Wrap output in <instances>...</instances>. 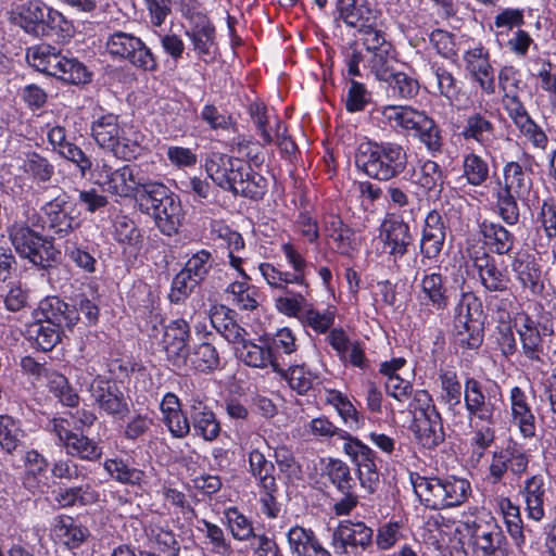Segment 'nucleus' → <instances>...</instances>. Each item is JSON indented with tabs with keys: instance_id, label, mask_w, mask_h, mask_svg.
<instances>
[{
	"instance_id": "f257e3e1",
	"label": "nucleus",
	"mask_w": 556,
	"mask_h": 556,
	"mask_svg": "<svg viewBox=\"0 0 556 556\" xmlns=\"http://www.w3.org/2000/svg\"><path fill=\"white\" fill-rule=\"evenodd\" d=\"M37 229H43L41 214L27 204L17 206L8 227L10 241L21 257L41 269H48L60 252L54 248L52 239L42 236Z\"/></svg>"
},
{
	"instance_id": "f03ea898",
	"label": "nucleus",
	"mask_w": 556,
	"mask_h": 556,
	"mask_svg": "<svg viewBox=\"0 0 556 556\" xmlns=\"http://www.w3.org/2000/svg\"><path fill=\"white\" fill-rule=\"evenodd\" d=\"M208 177L224 190L251 200H261L267 191V180L242 159L213 152L205 161Z\"/></svg>"
},
{
	"instance_id": "7ed1b4c3",
	"label": "nucleus",
	"mask_w": 556,
	"mask_h": 556,
	"mask_svg": "<svg viewBox=\"0 0 556 556\" xmlns=\"http://www.w3.org/2000/svg\"><path fill=\"white\" fill-rule=\"evenodd\" d=\"M36 315L38 318L29 325L27 333L42 351L52 350L60 341V330H72L79 320L77 308L55 296L42 300Z\"/></svg>"
},
{
	"instance_id": "20e7f679",
	"label": "nucleus",
	"mask_w": 556,
	"mask_h": 556,
	"mask_svg": "<svg viewBox=\"0 0 556 556\" xmlns=\"http://www.w3.org/2000/svg\"><path fill=\"white\" fill-rule=\"evenodd\" d=\"M405 149L395 142L362 143L356 152L355 163L368 177L389 181L401 175L407 166Z\"/></svg>"
},
{
	"instance_id": "39448f33",
	"label": "nucleus",
	"mask_w": 556,
	"mask_h": 556,
	"mask_svg": "<svg viewBox=\"0 0 556 556\" xmlns=\"http://www.w3.org/2000/svg\"><path fill=\"white\" fill-rule=\"evenodd\" d=\"M531 169L519 162L510 161L503 166V180L495 191L497 214L502 220L514 226L519 223L520 212L517 200L528 199L532 189Z\"/></svg>"
},
{
	"instance_id": "423d86ee",
	"label": "nucleus",
	"mask_w": 556,
	"mask_h": 556,
	"mask_svg": "<svg viewBox=\"0 0 556 556\" xmlns=\"http://www.w3.org/2000/svg\"><path fill=\"white\" fill-rule=\"evenodd\" d=\"M26 59L36 71L64 83L79 85L90 80V74L81 62L66 56L51 45L40 43L28 48Z\"/></svg>"
},
{
	"instance_id": "0eeeda50",
	"label": "nucleus",
	"mask_w": 556,
	"mask_h": 556,
	"mask_svg": "<svg viewBox=\"0 0 556 556\" xmlns=\"http://www.w3.org/2000/svg\"><path fill=\"white\" fill-rule=\"evenodd\" d=\"M413 486L424 505L431 509L459 506L471 493L470 482L455 476L417 477L413 480Z\"/></svg>"
},
{
	"instance_id": "6e6552de",
	"label": "nucleus",
	"mask_w": 556,
	"mask_h": 556,
	"mask_svg": "<svg viewBox=\"0 0 556 556\" xmlns=\"http://www.w3.org/2000/svg\"><path fill=\"white\" fill-rule=\"evenodd\" d=\"M484 321L480 299L472 292H464L454 311L456 343L468 350L480 348L484 339Z\"/></svg>"
},
{
	"instance_id": "1a4fd4ad",
	"label": "nucleus",
	"mask_w": 556,
	"mask_h": 556,
	"mask_svg": "<svg viewBox=\"0 0 556 556\" xmlns=\"http://www.w3.org/2000/svg\"><path fill=\"white\" fill-rule=\"evenodd\" d=\"M140 206L151 214L160 231L166 236L177 233L181 219L179 200L161 182L146 186L140 194Z\"/></svg>"
},
{
	"instance_id": "9d476101",
	"label": "nucleus",
	"mask_w": 556,
	"mask_h": 556,
	"mask_svg": "<svg viewBox=\"0 0 556 556\" xmlns=\"http://www.w3.org/2000/svg\"><path fill=\"white\" fill-rule=\"evenodd\" d=\"M281 251L293 271H282L269 263H262L258 270L263 278L275 289H286L289 285H298L307 289L306 275L309 264L303 254L290 242L283 243Z\"/></svg>"
},
{
	"instance_id": "9b49d317",
	"label": "nucleus",
	"mask_w": 556,
	"mask_h": 556,
	"mask_svg": "<svg viewBox=\"0 0 556 556\" xmlns=\"http://www.w3.org/2000/svg\"><path fill=\"white\" fill-rule=\"evenodd\" d=\"M100 185L108 193L119 198H132L146 193V186L154 181L144 179L137 167L124 165L112 169L108 164L97 167Z\"/></svg>"
},
{
	"instance_id": "f8f14e48",
	"label": "nucleus",
	"mask_w": 556,
	"mask_h": 556,
	"mask_svg": "<svg viewBox=\"0 0 556 556\" xmlns=\"http://www.w3.org/2000/svg\"><path fill=\"white\" fill-rule=\"evenodd\" d=\"M105 49L112 58L129 61L136 67L144 71L156 68V61L151 50L132 34L115 31L109 35Z\"/></svg>"
},
{
	"instance_id": "ddd939ff",
	"label": "nucleus",
	"mask_w": 556,
	"mask_h": 556,
	"mask_svg": "<svg viewBox=\"0 0 556 556\" xmlns=\"http://www.w3.org/2000/svg\"><path fill=\"white\" fill-rule=\"evenodd\" d=\"M463 531L469 538L473 552L480 556H506V539L493 521L481 518L468 520Z\"/></svg>"
},
{
	"instance_id": "4468645a",
	"label": "nucleus",
	"mask_w": 556,
	"mask_h": 556,
	"mask_svg": "<svg viewBox=\"0 0 556 556\" xmlns=\"http://www.w3.org/2000/svg\"><path fill=\"white\" fill-rule=\"evenodd\" d=\"M399 129L413 132L426 147L429 153H440L443 138L438 124L425 112L404 105L399 123Z\"/></svg>"
},
{
	"instance_id": "2eb2a0df",
	"label": "nucleus",
	"mask_w": 556,
	"mask_h": 556,
	"mask_svg": "<svg viewBox=\"0 0 556 556\" xmlns=\"http://www.w3.org/2000/svg\"><path fill=\"white\" fill-rule=\"evenodd\" d=\"M372 536V529L363 521L342 520L332 531L330 545L337 556H349L371 546Z\"/></svg>"
},
{
	"instance_id": "dca6fc26",
	"label": "nucleus",
	"mask_w": 556,
	"mask_h": 556,
	"mask_svg": "<svg viewBox=\"0 0 556 556\" xmlns=\"http://www.w3.org/2000/svg\"><path fill=\"white\" fill-rule=\"evenodd\" d=\"M342 448L357 467L361 485L372 492L379 482L375 452L352 434L343 442Z\"/></svg>"
},
{
	"instance_id": "f3484780",
	"label": "nucleus",
	"mask_w": 556,
	"mask_h": 556,
	"mask_svg": "<svg viewBox=\"0 0 556 556\" xmlns=\"http://www.w3.org/2000/svg\"><path fill=\"white\" fill-rule=\"evenodd\" d=\"M89 392L94 404L106 415L122 419L129 413L124 393L114 382L97 375L90 382Z\"/></svg>"
},
{
	"instance_id": "a211bd4d",
	"label": "nucleus",
	"mask_w": 556,
	"mask_h": 556,
	"mask_svg": "<svg viewBox=\"0 0 556 556\" xmlns=\"http://www.w3.org/2000/svg\"><path fill=\"white\" fill-rule=\"evenodd\" d=\"M466 72L478 84L482 93L495 92L494 68L490 62V52L482 45L470 47L463 53Z\"/></svg>"
},
{
	"instance_id": "6ab92c4d",
	"label": "nucleus",
	"mask_w": 556,
	"mask_h": 556,
	"mask_svg": "<svg viewBox=\"0 0 556 556\" xmlns=\"http://www.w3.org/2000/svg\"><path fill=\"white\" fill-rule=\"evenodd\" d=\"M189 338L190 327L182 318L173 320L164 329L162 345L167 359L177 368L188 365Z\"/></svg>"
},
{
	"instance_id": "aec40b11",
	"label": "nucleus",
	"mask_w": 556,
	"mask_h": 556,
	"mask_svg": "<svg viewBox=\"0 0 556 556\" xmlns=\"http://www.w3.org/2000/svg\"><path fill=\"white\" fill-rule=\"evenodd\" d=\"M517 332L521 342L522 354L528 362L525 366L532 369L534 377L539 374L544 375V370L539 367V364L544 363L542 358L544 346L542 334L535 321L529 315L521 316Z\"/></svg>"
},
{
	"instance_id": "412c9836",
	"label": "nucleus",
	"mask_w": 556,
	"mask_h": 556,
	"mask_svg": "<svg viewBox=\"0 0 556 556\" xmlns=\"http://www.w3.org/2000/svg\"><path fill=\"white\" fill-rule=\"evenodd\" d=\"M446 229L443 216L438 211L433 210L427 214L419 242L424 260H438L445 243Z\"/></svg>"
},
{
	"instance_id": "4be33fe9",
	"label": "nucleus",
	"mask_w": 556,
	"mask_h": 556,
	"mask_svg": "<svg viewBox=\"0 0 556 556\" xmlns=\"http://www.w3.org/2000/svg\"><path fill=\"white\" fill-rule=\"evenodd\" d=\"M380 238L394 260L407 254L413 242L409 225L403 218H386L380 226Z\"/></svg>"
},
{
	"instance_id": "5701e85b",
	"label": "nucleus",
	"mask_w": 556,
	"mask_h": 556,
	"mask_svg": "<svg viewBox=\"0 0 556 556\" xmlns=\"http://www.w3.org/2000/svg\"><path fill=\"white\" fill-rule=\"evenodd\" d=\"M459 137L467 143H475L485 152L495 141L496 126L485 114L473 112L463 122Z\"/></svg>"
},
{
	"instance_id": "b1692460",
	"label": "nucleus",
	"mask_w": 556,
	"mask_h": 556,
	"mask_svg": "<svg viewBox=\"0 0 556 556\" xmlns=\"http://www.w3.org/2000/svg\"><path fill=\"white\" fill-rule=\"evenodd\" d=\"M546 492L545 479L540 473L532 475L519 485V495L522 497L528 519L541 522L545 518Z\"/></svg>"
},
{
	"instance_id": "393cba45",
	"label": "nucleus",
	"mask_w": 556,
	"mask_h": 556,
	"mask_svg": "<svg viewBox=\"0 0 556 556\" xmlns=\"http://www.w3.org/2000/svg\"><path fill=\"white\" fill-rule=\"evenodd\" d=\"M472 262L479 281L485 291L495 293L509 291L510 278L505 269L498 267L493 256L482 253V255H476Z\"/></svg>"
},
{
	"instance_id": "a878e982",
	"label": "nucleus",
	"mask_w": 556,
	"mask_h": 556,
	"mask_svg": "<svg viewBox=\"0 0 556 556\" xmlns=\"http://www.w3.org/2000/svg\"><path fill=\"white\" fill-rule=\"evenodd\" d=\"M509 407L511 424L519 429L523 438H533L536 432L535 417L528 396L520 387L516 386L510 389Z\"/></svg>"
},
{
	"instance_id": "bb28decb",
	"label": "nucleus",
	"mask_w": 556,
	"mask_h": 556,
	"mask_svg": "<svg viewBox=\"0 0 556 556\" xmlns=\"http://www.w3.org/2000/svg\"><path fill=\"white\" fill-rule=\"evenodd\" d=\"M465 407L470 419H478L486 424H493L495 405L491 402L483 390L481 383L468 378L464 389Z\"/></svg>"
},
{
	"instance_id": "cd10ccee",
	"label": "nucleus",
	"mask_w": 556,
	"mask_h": 556,
	"mask_svg": "<svg viewBox=\"0 0 556 556\" xmlns=\"http://www.w3.org/2000/svg\"><path fill=\"white\" fill-rule=\"evenodd\" d=\"M336 10V21L357 30L369 27L378 17V12L366 0H338Z\"/></svg>"
},
{
	"instance_id": "c85d7f7f",
	"label": "nucleus",
	"mask_w": 556,
	"mask_h": 556,
	"mask_svg": "<svg viewBox=\"0 0 556 556\" xmlns=\"http://www.w3.org/2000/svg\"><path fill=\"white\" fill-rule=\"evenodd\" d=\"M48 5L40 0H30L22 4L13 13V22L27 34L36 37L45 36V17Z\"/></svg>"
},
{
	"instance_id": "c756f323",
	"label": "nucleus",
	"mask_w": 556,
	"mask_h": 556,
	"mask_svg": "<svg viewBox=\"0 0 556 556\" xmlns=\"http://www.w3.org/2000/svg\"><path fill=\"white\" fill-rule=\"evenodd\" d=\"M65 205L66 200L62 197H56L41 207L43 214V229L48 228L55 235L65 236L76 228L77 223L75 218L65 211Z\"/></svg>"
},
{
	"instance_id": "7c9ffc66",
	"label": "nucleus",
	"mask_w": 556,
	"mask_h": 556,
	"mask_svg": "<svg viewBox=\"0 0 556 556\" xmlns=\"http://www.w3.org/2000/svg\"><path fill=\"white\" fill-rule=\"evenodd\" d=\"M511 269L521 287L532 295H540L544 291L541 266L532 256L514 258Z\"/></svg>"
},
{
	"instance_id": "2f4dec72",
	"label": "nucleus",
	"mask_w": 556,
	"mask_h": 556,
	"mask_svg": "<svg viewBox=\"0 0 556 556\" xmlns=\"http://www.w3.org/2000/svg\"><path fill=\"white\" fill-rule=\"evenodd\" d=\"M263 344H256L248 340L243 345L237 348V357L245 365L255 368L270 367L273 371L280 372L282 367L279 361L275 359L266 339L261 340Z\"/></svg>"
},
{
	"instance_id": "473e14b6",
	"label": "nucleus",
	"mask_w": 556,
	"mask_h": 556,
	"mask_svg": "<svg viewBox=\"0 0 556 556\" xmlns=\"http://www.w3.org/2000/svg\"><path fill=\"white\" fill-rule=\"evenodd\" d=\"M420 303L433 309L442 311L448 305L447 288L443 276L439 273L424 275L420 280Z\"/></svg>"
},
{
	"instance_id": "72a5a7b5",
	"label": "nucleus",
	"mask_w": 556,
	"mask_h": 556,
	"mask_svg": "<svg viewBox=\"0 0 556 556\" xmlns=\"http://www.w3.org/2000/svg\"><path fill=\"white\" fill-rule=\"evenodd\" d=\"M533 245L538 252H544L556 240V205L553 202L543 201Z\"/></svg>"
},
{
	"instance_id": "f704fd0d",
	"label": "nucleus",
	"mask_w": 556,
	"mask_h": 556,
	"mask_svg": "<svg viewBox=\"0 0 556 556\" xmlns=\"http://www.w3.org/2000/svg\"><path fill=\"white\" fill-rule=\"evenodd\" d=\"M51 531L54 540L67 548H77L89 535L88 529L70 516L56 517Z\"/></svg>"
},
{
	"instance_id": "c9c22d12",
	"label": "nucleus",
	"mask_w": 556,
	"mask_h": 556,
	"mask_svg": "<svg viewBox=\"0 0 556 556\" xmlns=\"http://www.w3.org/2000/svg\"><path fill=\"white\" fill-rule=\"evenodd\" d=\"M410 428L418 443L426 448H434L444 441L445 434L440 414L426 418H413Z\"/></svg>"
},
{
	"instance_id": "e433bc0d",
	"label": "nucleus",
	"mask_w": 556,
	"mask_h": 556,
	"mask_svg": "<svg viewBox=\"0 0 556 556\" xmlns=\"http://www.w3.org/2000/svg\"><path fill=\"white\" fill-rule=\"evenodd\" d=\"M190 416L194 432L206 441H213L220 432V426L214 413L201 401L191 404Z\"/></svg>"
},
{
	"instance_id": "4c0bfd02",
	"label": "nucleus",
	"mask_w": 556,
	"mask_h": 556,
	"mask_svg": "<svg viewBox=\"0 0 556 556\" xmlns=\"http://www.w3.org/2000/svg\"><path fill=\"white\" fill-rule=\"evenodd\" d=\"M185 36L191 41L194 51L203 61L208 62L215 58V55H212V49L215 45V28L210 20L190 26L185 31Z\"/></svg>"
},
{
	"instance_id": "58836bf2",
	"label": "nucleus",
	"mask_w": 556,
	"mask_h": 556,
	"mask_svg": "<svg viewBox=\"0 0 556 556\" xmlns=\"http://www.w3.org/2000/svg\"><path fill=\"white\" fill-rule=\"evenodd\" d=\"M410 181L425 191H440L443 185V174L440 165L431 160L421 162L413 169Z\"/></svg>"
},
{
	"instance_id": "ea45409f",
	"label": "nucleus",
	"mask_w": 556,
	"mask_h": 556,
	"mask_svg": "<svg viewBox=\"0 0 556 556\" xmlns=\"http://www.w3.org/2000/svg\"><path fill=\"white\" fill-rule=\"evenodd\" d=\"M480 231L496 254L504 255L513 250L515 237L503 225L483 222Z\"/></svg>"
},
{
	"instance_id": "a19ab883",
	"label": "nucleus",
	"mask_w": 556,
	"mask_h": 556,
	"mask_svg": "<svg viewBox=\"0 0 556 556\" xmlns=\"http://www.w3.org/2000/svg\"><path fill=\"white\" fill-rule=\"evenodd\" d=\"M91 135L100 148H112L121 135L117 115L108 113L96 118L92 122Z\"/></svg>"
},
{
	"instance_id": "79ce46f5",
	"label": "nucleus",
	"mask_w": 556,
	"mask_h": 556,
	"mask_svg": "<svg viewBox=\"0 0 556 556\" xmlns=\"http://www.w3.org/2000/svg\"><path fill=\"white\" fill-rule=\"evenodd\" d=\"M497 505L503 514L507 531L516 545L525 544L523 521L520 515V508L514 504L510 498L501 496L497 498Z\"/></svg>"
},
{
	"instance_id": "37998d69",
	"label": "nucleus",
	"mask_w": 556,
	"mask_h": 556,
	"mask_svg": "<svg viewBox=\"0 0 556 556\" xmlns=\"http://www.w3.org/2000/svg\"><path fill=\"white\" fill-rule=\"evenodd\" d=\"M24 430L18 419L0 415V447L7 454H13L22 444Z\"/></svg>"
},
{
	"instance_id": "c03bdc74",
	"label": "nucleus",
	"mask_w": 556,
	"mask_h": 556,
	"mask_svg": "<svg viewBox=\"0 0 556 556\" xmlns=\"http://www.w3.org/2000/svg\"><path fill=\"white\" fill-rule=\"evenodd\" d=\"M98 498L97 492L90 484H81L71 488H60L55 491L54 500L61 507H73L75 505H88Z\"/></svg>"
},
{
	"instance_id": "a18cd8bd",
	"label": "nucleus",
	"mask_w": 556,
	"mask_h": 556,
	"mask_svg": "<svg viewBox=\"0 0 556 556\" xmlns=\"http://www.w3.org/2000/svg\"><path fill=\"white\" fill-rule=\"evenodd\" d=\"M226 292L231 303L239 309L252 311L258 305V291L248 282V279L231 282L227 287Z\"/></svg>"
},
{
	"instance_id": "49530a36",
	"label": "nucleus",
	"mask_w": 556,
	"mask_h": 556,
	"mask_svg": "<svg viewBox=\"0 0 556 556\" xmlns=\"http://www.w3.org/2000/svg\"><path fill=\"white\" fill-rule=\"evenodd\" d=\"M249 465L252 476L258 479V484L263 490H277V483L273 476L274 465L265 458L263 453L258 450L251 451Z\"/></svg>"
},
{
	"instance_id": "de8ad7c7",
	"label": "nucleus",
	"mask_w": 556,
	"mask_h": 556,
	"mask_svg": "<svg viewBox=\"0 0 556 556\" xmlns=\"http://www.w3.org/2000/svg\"><path fill=\"white\" fill-rule=\"evenodd\" d=\"M489 164L476 152H469L463 157V176L470 186H482L489 179Z\"/></svg>"
},
{
	"instance_id": "09e8293b",
	"label": "nucleus",
	"mask_w": 556,
	"mask_h": 556,
	"mask_svg": "<svg viewBox=\"0 0 556 556\" xmlns=\"http://www.w3.org/2000/svg\"><path fill=\"white\" fill-rule=\"evenodd\" d=\"M188 362L195 370L210 372L218 368L219 355L215 346L205 341L199 344L191 354L189 353Z\"/></svg>"
},
{
	"instance_id": "8fccbe9b",
	"label": "nucleus",
	"mask_w": 556,
	"mask_h": 556,
	"mask_svg": "<svg viewBox=\"0 0 556 556\" xmlns=\"http://www.w3.org/2000/svg\"><path fill=\"white\" fill-rule=\"evenodd\" d=\"M63 447L68 455L84 460L94 462L102 455V450L97 442L78 433H75Z\"/></svg>"
},
{
	"instance_id": "3c124183",
	"label": "nucleus",
	"mask_w": 556,
	"mask_h": 556,
	"mask_svg": "<svg viewBox=\"0 0 556 556\" xmlns=\"http://www.w3.org/2000/svg\"><path fill=\"white\" fill-rule=\"evenodd\" d=\"M367 62L370 73L379 81H384L386 79L391 78V75L396 72L394 48L387 50L380 49V52L371 54Z\"/></svg>"
},
{
	"instance_id": "603ef678",
	"label": "nucleus",
	"mask_w": 556,
	"mask_h": 556,
	"mask_svg": "<svg viewBox=\"0 0 556 556\" xmlns=\"http://www.w3.org/2000/svg\"><path fill=\"white\" fill-rule=\"evenodd\" d=\"M115 240L123 245L137 247L141 242V232L136 223L126 215H116L113 222Z\"/></svg>"
},
{
	"instance_id": "864d4df0",
	"label": "nucleus",
	"mask_w": 556,
	"mask_h": 556,
	"mask_svg": "<svg viewBox=\"0 0 556 556\" xmlns=\"http://www.w3.org/2000/svg\"><path fill=\"white\" fill-rule=\"evenodd\" d=\"M21 169L38 182L49 181L54 173L53 165L36 152L26 154Z\"/></svg>"
},
{
	"instance_id": "5fc2aeb1",
	"label": "nucleus",
	"mask_w": 556,
	"mask_h": 556,
	"mask_svg": "<svg viewBox=\"0 0 556 556\" xmlns=\"http://www.w3.org/2000/svg\"><path fill=\"white\" fill-rule=\"evenodd\" d=\"M383 83L388 84L392 97L397 99H412L416 97L419 91V83L417 79L400 71L394 72L391 78L386 79Z\"/></svg>"
},
{
	"instance_id": "6e6d98bb",
	"label": "nucleus",
	"mask_w": 556,
	"mask_h": 556,
	"mask_svg": "<svg viewBox=\"0 0 556 556\" xmlns=\"http://www.w3.org/2000/svg\"><path fill=\"white\" fill-rule=\"evenodd\" d=\"M105 471L110 477L125 484H140L143 472L139 469L129 467L122 459H106L103 464Z\"/></svg>"
},
{
	"instance_id": "4d7b16f0",
	"label": "nucleus",
	"mask_w": 556,
	"mask_h": 556,
	"mask_svg": "<svg viewBox=\"0 0 556 556\" xmlns=\"http://www.w3.org/2000/svg\"><path fill=\"white\" fill-rule=\"evenodd\" d=\"M318 540L312 529L293 526L287 532V541L291 556L305 555V552Z\"/></svg>"
},
{
	"instance_id": "13d9d810",
	"label": "nucleus",
	"mask_w": 556,
	"mask_h": 556,
	"mask_svg": "<svg viewBox=\"0 0 556 556\" xmlns=\"http://www.w3.org/2000/svg\"><path fill=\"white\" fill-rule=\"evenodd\" d=\"M200 523L203 528L199 527V530L205 533L211 552L216 556H230L232 548L230 543L227 542L223 529L204 519L200 520Z\"/></svg>"
},
{
	"instance_id": "bf43d9fd",
	"label": "nucleus",
	"mask_w": 556,
	"mask_h": 556,
	"mask_svg": "<svg viewBox=\"0 0 556 556\" xmlns=\"http://www.w3.org/2000/svg\"><path fill=\"white\" fill-rule=\"evenodd\" d=\"M441 384V400L448 405L452 410L455 406L460 404L462 399V384L454 371H444L439 376Z\"/></svg>"
},
{
	"instance_id": "052dcab7",
	"label": "nucleus",
	"mask_w": 556,
	"mask_h": 556,
	"mask_svg": "<svg viewBox=\"0 0 556 556\" xmlns=\"http://www.w3.org/2000/svg\"><path fill=\"white\" fill-rule=\"evenodd\" d=\"M430 68L437 79L439 93L450 101L456 100L459 88L458 81L452 72H450L443 64L439 63H432Z\"/></svg>"
},
{
	"instance_id": "680f3d73",
	"label": "nucleus",
	"mask_w": 556,
	"mask_h": 556,
	"mask_svg": "<svg viewBox=\"0 0 556 556\" xmlns=\"http://www.w3.org/2000/svg\"><path fill=\"white\" fill-rule=\"evenodd\" d=\"M228 529L232 536L239 541H247L254 538L253 526L251 521L242 515L236 507H230L225 511Z\"/></svg>"
},
{
	"instance_id": "e2e57ef3",
	"label": "nucleus",
	"mask_w": 556,
	"mask_h": 556,
	"mask_svg": "<svg viewBox=\"0 0 556 556\" xmlns=\"http://www.w3.org/2000/svg\"><path fill=\"white\" fill-rule=\"evenodd\" d=\"M327 476L339 492H350L355 488L350 468L342 460H330L327 466Z\"/></svg>"
},
{
	"instance_id": "0e129e2a",
	"label": "nucleus",
	"mask_w": 556,
	"mask_h": 556,
	"mask_svg": "<svg viewBox=\"0 0 556 556\" xmlns=\"http://www.w3.org/2000/svg\"><path fill=\"white\" fill-rule=\"evenodd\" d=\"M282 290L285 291V294L276 299V308L278 312L290 317H299L300 314L303 315L308 305L305 295L292 292L288 287Z\"/></svg>"
},
{
	"instance_id": "69168bd1",
	"label": "nucleus",
	"mask_w": 556,
	"mask_h": 556,
	"mask_svg": "<svg viewBox=\"0 0 556 556\" xmlns=\"http://www.w3.org/2000/svg\"><path fill=\"white\" fill-rule=\"evenodd\" d=\"M379 17L369 27L359 28L363 34V45L368 53L374 54L380 52V49L387 50L393 48L392 43L386 39L384 33L378 28Z\"/></svg>"
},
{
	"instance_id": "338daca9",
	"label": "nucleus",
	"mask_w": 556,
	"mask_h": 556,
	"mask_svg": "<svg viewBox=\"0 0 556 556\" xmlns=\"http://www.w3.org/2000/svg\"><path fill=\"white\" fill-rule=\"evenodd\" d=\"M266 340L277 361H279L281 354L290 355L296 351V338L290 328H281Z\"/></svg>"
},
{
	"instance_id": "774afa93",
	"label": "nucleus",
	"mask_w": 556,
	"mask_h": 556,
	"mask_svg": "<svg viewBox=\"0 0 556 556\" xmlns=\"http://www.w3.org/2000/svg\"><path fill=\"white\" fill-rule=\"evenodd\" d=\"M199 283L200 281L182 268L173 279L169 293L170 302L179 303L184 301Z\"/></svg>"
}]
</instances>
